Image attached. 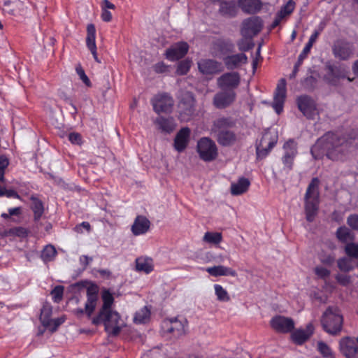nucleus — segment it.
<instances>
[{"instance_id":"423d86ee","label":"nucleus","mask_w":358,"mask_h":358,"mask_svg":"<svg viewBox=\"0 0 358 358\" xmlns=\"http://www.w3.org/2000/svg\"><path fill=\"white\" fill-rule=\"evenodd\" d=\"M278 139V131L275 129H268L265 130L261 138L256 143L257 158L262 159L266 157L275 145Z\"/></svg>"},{"instance_id":"3c124183","label":"nucleus","mask_w":358,"mask_h":358,"mask_svg":"<svg viewBox=\"0 0 358 358\" xmlns=\"http://www.w3.org/2000/svg\"><path fill=\"white\" fill-rule=\"evenodd\" d=\"M347 223L352 229L358 230V215L356 214L350 215Z\"/></svg>"},{"instance_id":"412c9836","label":"nucleus","mask_w":358,"mask_h":358,"mask_svg":"<svg viewBox=\"0 0 358 358\" xmlns=\"http://www.w3.org/2000/svg\"><path fill=\"white\" fill-rule=\"evenodd\" d=\"M150 227V220L143 215H138L131 225V230L134 236H140L147 233Z\"/></svg>"},{"instance_id":"13d9d810","label":"nucleus","mask_w":358,"mask_h":358,"mask_svg":"<svg viewBox=\"0 0 358 358\" xmlns=\"http://www.w3.org/2000/svg\"><path fill=\"white\" fill-rule=\"evenodd\" d=\"M85 229L86 231H89L90 229V224L87 222H83L81 224L77 225L75 227V231L78 233H83V229Z\"/></svg>"},{"instance_id":"20e7f679","label":"nucleus","mask_w":358,"mask_h":358,"mask_svg":"<svg viewBox=\"0 0 358 358\" xmlns=\"http://www.w3.org/2000/svg\"><path fill=\"white\" fill-rule=\"evenodd\" d=\"M343 317L336 308H329L324 313L321 324L323 329L330 335H338L342 330Z\"/></svg>"},{"instance_id":"c756f323","label":"nucleus","mask_w":358,"mask_h":358,"mask_svg":"<svg viewBox=\"0 0 358 358\" xmlns=\"http://www.w3.org/2000/svg\"><path fill=\"white\" fill-rule=\"evenodd\" d=\"M238 5L247 13L253 14L261 8L259 0H238Z\"/></svg>"},{"instance_id":"0eeeda50","label":"nucleus","mask_w":358,"mask_h":358,"mask_svg":"<svg viewBox=\"0 0 358 358\" xmlns=\"http://www.w3.org/2000/svg\"><path fill=\"white\" fill-rule=\"evenodd\" d=\"M196 150L200 158L205 162H211L217 156V148L213 141L203 137L197 143Z\"/></svg>"},{"instance_id":"69168bd1","label":"nucleus","mask_w":358,"mask_h":358,"mask_svg":"<svg viewBox=\"0 0 358 358\" xmlns=\"http://www.w3.org/2000/svg\"><path fill=\"white\" fill-rule=\"evenodd\" d=\"M92 260V258L88 256L83 255L80 257V262L82 265L86 266Z\"/></svg>"},{"instance_id":"6e6552de","label":"nucleus","mask_w":358,"mask_h":358,"mask_svg":"<svg viewBox=\"0 0 358 358\" xmlns=\"http://www.w3.org/2000/svg\"><path fill=\"white\" fill-rule=\"evenodd\" d=\"M261 29L262 24H244L241 29L243 38L238 43L239 50L241 51L250 50L253 46L252 38L257 34Z\"/></svg>"},{"instance_id":"79ce46f5","label":"nucleus","mask_w":358,"mask_h":358,"mask_svg":"<svg viewBox=\"0 0 358 358\" xmlns=\"http://www.w3.org/2000/svg\"><path fill=\"white\" fill-rule=\"evenodd\" d=\"M171 327L168 328V331L175 334L176 336L181 335L184 332V327L182 323L177 320L170 321Z\"/></svg>"},{"instance_id":"a878e982","label":"nucleus","mask_w":358,"mask_h":358,"mask_svg":"<svg viewBox=\"0 0 358 358\" xmlns=\"http://www.w3.org/2000/svg\"><path fill=\"white\" fill-rule=\"evenodd\" d=\"M87 35L86 38L87 46L93 55L94 59L100 62L97 57L96 45V29L93 24H89L87 27Z\"/></svg>"},{"instance_id":"c85d7f7f","label":"nucleus","mask_w":358,"mask_h":358,"mask_svg":"<svg viewBox=\"0 0 358 358\" xmlns=\"http://www.w3.org/2000/svg\"><path fill=\"white\" fill-rule=\"evenodd\" d=\"M250 182L248 179L242 177L231 185V193L233 195H240L245 193L249 188Z\"/></svg>"},{"instance_id":"4c0bfd02","label":"nucleus","mask_w":358,"mask_h":358,"mask_svg":"<svg viewBox=\"0 0 358 358\" xmlns=\"http://www.w3.org/2000/svg\"><path fill=\"white\" fill-rule=\"evenodd\" d=\"M31 209L34 213L36 220L41 218L43 213V206L42 202L36 198L31 199Z\"/></svg>"},{"instance_id":"1a4fd4ad","label":"nucleus","mask_w":358,"mask_h":358,"mask_svg":"<svg viewBox=\"0 0 358 358\" xmlns=\"http://www.w3.org/2000/svg\"><path fill=\"white\" fill-rule=\"evenodd\" d=\"M339 350L346 358H358V337L342 338L339 341Z\"/></svg>"},{"instance_id":"e433bc0d","label":"nucleus","mask_w":358,"mask_h":358,"mask_svg":"<svg viewBox=\"0 0 358 358\" xmlns=\"http://www.w3.org/2000/svg\"><path fill=\"white\" fill-rule=\"evenodd\" d=\"M150 312L147 307H143L136 312L134 321L136 324H142L146 322L150 317Z\"/></svg>"},{"instance_id":"dca6fc26","label":"nucleus","mask_w":358,"mask_h":358,"mask_svg":"<svg viewBox=\"0 0 358 358\" xmlns=\"http://www.w3.org/2000/svg\"><path fill=\"white\" fill-rule=\"evenodd\" d=\"M270 324L275 331L280 333L289 332L294 327V322L291 318L280 315L273 317Z\"/></svg>"},{"instance_id":"39448f33","label":"nucleus","mask_w":358,"mask_h":358,"mask_svg":"<svg viewBox=\"0 0 358 358\" xmlns=\"http://www.w3.org/2000/svg\"><path fill=\"white\" fill-rule=\"evenodd\" d=\"M231 124L228 118L221 117L214 122L212 131L215 134L217 142L224 146L230 145L236 141V135L227 129Z\"/></svg>"},{"instance_id":"58836bf2","label":"nucleus","mask_w":358,"mask_h":358,"mask_svg":"<svg viewBox=\"0 0 358 358\" xmlns=\"http://www.w3.org/2000/svg\"><path fill=\"white\" fill-rule=\"evenodd\" d=\"M65 321L64 317H60L55 319H51L50 318L48 321V324H44L43 326L48 329L49 331L54 332L55 331L57 328Z\"/></svg>"},{"instance_id":"f8f14e48","label":"nucleus","mask_w":358,"mask_h":358,"mask_svg":"<svg viewBox=\"0 0 358 358\" xmlns=\"http://www.w3.org/2000/svg\"><path fill=\"white\" fill-rule=\"evenodd\" d=\"M189 50V45L184 41H180L171 45L165 51V57L171 61L175 62L184 57Z\"/></svg>"},{"instance_id":"2f4dec72","label":"nucleus","mask_w":358,"mask_h":358,"mask_svg":"<svg viewBox=\"0 0 358 358\" xmlns=\"http://www.w3.org/2000/svg\"><path fill=\"white\" fill-rule=\"evenodd\" d=\"M295 3L293 0H289L281 9L276 13L275 19L273 22H280L286 20L294 8Z\"/></svg>"},{"instance_id":"b1692460","label":"nucleus","mask_w":358,"mask_h":358,"mask_svg":"<svg viewBox=\"0 0 358 358\" xmlns=\"http://www.w3.org/2000/svg\"><path fill=\"white\" fill-rule=\"evenodd\" d=\"M314 329L315 328L313 324L312 323H308L305 329H299L294 331L292 334V338L294 343L297 344H302L313 334Z\"/></svg>"},{"instance_id":"0e129e2a","label":"nucleus","mask_w":358,"mask_h":358,"mask_svg":"<svg viewBox=\"0 0 358 358\" xmlns=\"http://www.w3.org/2000/svg\"><path fill=\"white\" fill-rule=\"evenodd\" d=\"M318 35H319V32L317 31H315L310 36L309 40L307 43L309 44L310 45L313 46L314 43L316 41V40L318 37Z\"/></svg>"},{"instance_id":"393cba45","label":"nucleus","mask_w":358,"mask_h":358,"mask_svg":"<svg viewBox=\"0 0 358 358\" xmlns=\"http://www.w3.org/2000/svg\"><path fill=\"white\" fill-rule=\"evenodd\" d=\"M348 71V68L344 65H341L336 69L331 68L330 73L325 77V79L329 84L336 85L339 78L347 77Z\"/></svg>"},{"instance_id":"052dcab7","label":"nucleus","mask_w":358,"mask_h":358,"mask_svg":"<svg viewBox=\"0 0 358 358\" xmlns=\"http://www.w3.org/2000/svg\"><path fill=\"white\" fill-rule=\"evenodd\" d=\"M102 10L115 9V6L113 3L110 2L108 0H103L101 3Z\"/></svg>"},{"instance_id":"473e14b6","label":"nucleus","mask_w":358,"mask_h":358,"mask_svg":"<svg viewBox=\"0 0 358 358\" xmlns=\"http://www.w3.org/2000/svg\"><path fill=\"white\" fill-rule=\"evenodd\" d=\"M189 104L185 109H181L180 112V118L182 121H188L194 112V99L192 96V95L188 96ZM185 106V103H182L180 105V108H182Z\"/></svg>"},{"instance_id":"72a5a7b5","label":"nucleus","mask_w":358,"mask_h":358,"mask_svg":"<svg viewBox=\"0 0 358 358\" xmlns=\"http://www.w3.org/2000/svg\"><path fill=\"white\" fill-rule=\"evenodd\" d=\"M336 236L338 239L343 243H347L354 239L353 234L346 227H339L336 231Z\"/></svg>"},{"instance_id":"8fccbe9b","label":"nucleus","mask_w":358,"mask_h":358,"mask_svg":"<svg viewBox=\"0 0 358 358\" xmlns=\"http://www.w3.org/2000/svg\"><path fill=\"white\" fill-rule=\"evenodd\" d=\"M64 287L62 286H56L52 291L51 295L55 302H59L63 296Z\"/></svg>"},{"instance_id":"6e6d98bb","label":"nucleus","mask_w":358,"mask_h":358,"mask_svg":"<svg viewBox=\"0 0 358 358\" xmlns=\"http://www.w3.org/2000/svg\"><path fill=\"white\" fill-rule=\"evenodd\" d=\"M313 46L310 45L309 44L306 43L305 47L303 48L302 52L299 56V63L300 64L308 55V53L310 52V50Z\"/></svg>"},{"instance_id":"49530a36","label":"nucleus","mask_w":358,"mask_h":358,"mask_svg":"<svg viewBox=\"0 0 358 358\" xmlns=\"http://www.w3.org/2000/svg\"><path fill=\"white\" fill-rule=\"evenodd\" d=\"M52 314V308L50 305H44L41 309L40 320L43 325L44 324H48V321L50 318Z\"/></svg>"},{"instance_id":"4be33fe9","label":"nucleus","mask_w":358,"mask_h":358,"mask_svg":"<svg viewBox=\"0 0 358 358\" xmlns=\"http://www.w3.org/2000/svg\"><path fill=\"white\" fill-rule=\"evenodd\" d=\"M190 129L187 127L181 129L174 139V148L178 152L183 151L189 141Z\"/></svg>"},{"instance_id":"7c9ffc66","label":"nucleus","mask_w":358,"mask_h":358,"mask_svg":"<svg viewBox=\"0 0 358 358\" xmlns=\"http://www.w3.org/2000/svg\"><path fill=\"white\" fill-rule=\"evenodd\" d=\"M155 123L159 129L166 133L172 132L176 127V124L173 117L165 118L164 117H159L157 118Z\"/></svg>"},{"instance_id":"864d4df0","label":"nucleus","mask_w":358,"mask_h":358,"mask_svg":"<svg viewBox=\"0 0 358 358\" xmlns=\"http://www.w3.org/2000/svg\"><path fill=\"white\" fill-rule=\"evenodd\" d=\"M315 274L321 278H324L329 275L330 271L323 266H317L315 268Z\"/></svg>"},{"instance_id":"4468645a","label":"nucleus","mask_w":358,"mask_h":358,"mask_svg":"<svg viewBox=\"0 0 358 358\" xmlns=\"http://www.w3.org/2000/svg\"><path fill=\"white\" fill-rule=\"evenodd\" d=\"M286 98V81L281 79L277 85L272 106L277 114H280L283 110V106Z\"/></svg>"},{"instance_id":"a19ab883","label":"nucleus","mask_w":358,"mask_h":358,"mask_svg":"<svg viewBox=\"0 0 358 358\" xmlns=\"http://www.w3.org/2000/svg\"><path fill=\"white\" fill-rule=\"evenodd\" d=\"M317 350L325 358H334L333 352L330 347L323 341L317 343Z\"/></svg>"},{"instance_id":"c03bdc74","label":"nucleus","mask_w":358,"mask_h":358,"mask_svg":"<svg viewBox=\"0 0 358 358\" xmlns=\"http://www.w3.org/2000/svg\"><path fill=\"white\" fill-rule=\"evenodd\" d=\"M236 6L234 3L227 2L221 3L220 11L223 15H234L236 13Z\"/></svg>"},{"instance_id":"6ab92c4d","label":"nucleus","mask_w":358,"mask_h":358,"mask_svg":"<svg viewBox=\"0 0 358 358\" xmlns=\"http://www.w3.org/2000/svg\"><path fill=\"white\" fill-rule=\"evenodd\" d=\"M353 50L352 44L343 41H338L333 48L335 57L341 59H348L352 55Z\"/></svg>"},{"instance_id":"cd10ccee","label":"nucleus","mask_w":358,"mask_h":358,"mask_svg":"<svg viewBox=\"0 0 358 358\" xmlns=\"http://www.w3.org/2000/svg\"><path fill=\"white\" fill-rule=\"evenodd\" d=\"M136 268L138 271L150 273L154 269L152 259L147 257H141L136 259Z\"/></svg>"},{"instance_id":"f3484780","label":"nucleus","mask_w":358,"mask_h":358,"mask_svg":"<svg viewBox=\"0 0 358 358\" xmlns=\"http://www.w3.org/2000/svg\"><path fill=\"white\" fill-rule=\"evenodd\" d=\"M283 150L282 162L285 166L290 169L292 166L294 159L297 154L296 143L293 140L287 141L283 145Z\"/></svg>"},{"instance_id":"bb28decb","label":"nucleus","mask_w":358,"mask_h":358,"mask_svg":"<svg viewBox=\"0 0 358 358\" xmlns=\"http://www.w3.org/2000/svg\"><path fill=\"white\" fill-rule=\"evenodd\" d=\"M247 56L243 53L233 55L224 58V64L227 69H233L247 62Z\"/></svg>"},{"instance_id":"f03ea898","label":"nucleus","mask_w":358,"mask_h":358,"mask_svg":"<svg viewBox=\"0 0 358 358\" xmlns=\"http://www.w3.org/2000/svg\"><path fill=\"white\" fill-rule=\"evenodd\" d=\"M103 305L99 315L92 320L93 324L97 325L103 323L106 330L112 334H117L120 331L121 322L120 316L117 311L112 310L114 301L113 294L108 290H103L101 293Z\"/></svg>"},{"instance_id":"f704fd0d","label":"nucleus","mask_w":358,"mask_h":358,"mask_svg":"<svg viewBox=\"0 0 358 358\" xmlns=\"http://www.w3.org/2000/svg\"><path fill=\"white\" fill-rule=\"evenodd\" d=\"M203 241L206 243L217 245L222 241V235L219 232H210L205 233Z\"/></svg>"},{"instance_id":"bf43d9fd","label":"nucleus","mask_w":358,"mask_h":358,"mask_svg":"<svg viewBox=\"0 0 358 358\" xmlns=\"http://www.w3.org/2000/svg\"><path fill=\"white\" fill-rule=\"evenodd\" d=\"M9 164L8 159L5 155L0 156V171H5Z\"/></svg>"},{"instance_id":"9b49d317","label":"nucleus","mask_w":358,"mask_h":358,"mask_svg":"<svg viewBox=\"0 0 358 358\" xmlns=\"http://www.w3.org/2000/svg\"><path fill=\"white\" fill-rule=\"evenodd\" d=\"M240 76L236 72H229L222 74L217 80V87L221 90H234L239 85Z\"/></svg>"},{"instance_id":"9d476101","label":"nucleus","mask_w":358,"mask_h":358,"mask_svg":"<svg viewBox=\"0 0 358 358\" xmlns=\"http://www.w3.org/2000/svg\"><path fill=\"white\" fill-rule=\"evenodd\" d=\"M154 110L157 113H171L173 106V100L168 94H157L151 101Z\"/></svg>"},{"instance_id":"ea45409f","label":"nucleus","mask_w":358,"mask_h":358,"mask_svg":"<svg viewBox=\"0 0 358 358\" xmlns=\"http://www.w3.org/2000/svg\"><path fill=\"white\" fill-rule=\"evenodd\" d=\"M56 255V250L52 245H47L41 253V258L45 262H50L54 259Z\"/></svg>"},{"instance_id":"5701e85b","label":"nucleus","mask_w":358,"mask_h":358,"mask_svg":"<svg viewBox=\"0 0 358 358\" xmlns=\"http://www.w3.org/2000/svg\"><path fill=\"white\" fill-rule=\"evenodd\" d=\"M204 270L213 277L237 276V272L234 269L223 265L207 267Z\"/></svg>"},{"instance_id":"7ed1b4c3","label":"nucleus","mask_w":358,"mask_h":358,"mask_svg":"<svg viewBox=\"0 0 358 358\" xmlns=\"http://www.w3.org/2000/svg\"><path fill=\"white\" fill-rule=\"evenodd\" d=\"M319 184L317 178H313L307 189L305 196L306 217L313 222L317 213L319 205Z\"/></svg>"},{"instance_id":"a18cd8bd","label":"nucleus","mask_w":358,"mask_h":358,"mask_svg":"<svg viewBox=\"0 0 358 358\" xmlns=\"http://www.w3.org/2000/svg\"><path fill=\"white\" fill-rule=\"evenodd\" d=\"M337 264L339 269L342 271L348 272L353 268L352 261L347 257L339 259L337 262Z\"/></svg>"},{"instance_id":"4d7b16f0","label":"nucleus","mask_w":358,"mask_h":358,"mask_svg":"<svg viewBox=\"0 0 358 358\" xmlns=\"http://www.w3.org/2000/svg\"><path fill=\"white\" fill-rule=\"evenodd\" d=\"M154 70L157 73H164L168 71L169 66L166 65L164 62H158L154 66Z\"/></svg>"},{"instance_id":"aec40b11","label":"nucleus","mask_w":358,"mask_h":358,"mask_svg":"<svg viewBox=\"0 0 358 358\" xmlns=\"http://www.w3.org/2000/svg\"><path fill=\"white\" fill-rule=\"evenodd\" d=\"M87 301L85 305V311L88 317L94 312L98 300V289L96 286L92 285L87 289Z\"/></svg>"},{"instance_id":"a211bd4d","label":"nucleus","mask_w":358,"mask_h":358,"mask_svg":"<svg viewBox=\"0 0 358 358\" xmlns=\"http://www.w3.org/2000/svg\"><path fill=\"white\" fill-rule=\"evenodd\" d=\"M199 70L205 75L217 73L222 70V65L213 59H203L198 62Z\"/></svg>"},{"instance_id":"774afa93","label":"nucleus","mask_w":358,"mask_h":358,"mask_svg":"<svg viewBox=\"0 0 358 358\" xmlns=\"http://www.w3.org/2000/svg\"><path fill=\"white\" fill-rule=\"evenodd\" d=\"M21 209L20 207L13 208L8 209L9 215H17L20 213Z\"/></svg>"},{"instance_id":"c9c22d12","label":"nucleus","mask_w":358,"mask_h":358,"mask_svg":"<svg viewBox=\"0 0 358 358\" xmlns=\"http://www.w3.org/2000/svg\"><path fill=\"white\" fill-rule=\"evenodd\" d=\"M215 294L219 301L227 302L230 300V296L227 291L220 285L215 284L213 285Z\"/></svg>"},{"instance_id":"e2e57ef3","label":"nucleus","mask_w":358,"mask_h":358,"mask_svg":"<svg viewBox=\"0 0 358 358\" xmlns=\"http://www.w3.org/2000/svg\"><path fill=\"white\" fill-rule=\"evenodd\" d=\"M101 17L103 21H110L112 20L111 13L108 10H102Z\"/></svg>"},{"instance_id":"2eb2a0df","label":"nucleus","mask_w":358,"mask_h":358,"mask_svg":"<svg viewBox=\"0 0 358 358\" xmlns=\"http://www.w3.org/2000/svg\"><path fill=\"white\" fill-rule=\"evenodd\" d=\"M236 94L234 90H221L213 98V104L217 108H224L234 102Z\"/></svg>"},{"instance_id":"09e8293b","label":"nucleus","mask_w":358,"mask_h":358,"mask_svg":"<svg viewBox=\"0 0 358 358\" xmlns=\"http://www.w3.org/2000/svg\"><path fill=\"white\" fill-rule=\"evenodd\" d=\"M345 252L349 257L358 258V244L348 243L345 247Z\"/></svg>"},{"instance_id":"680f3d73","label":"nucleus","mask_w":358,"mask_h":358,"mask_svg":"<svg viewBox=\"0 0 358 358\" xmlns=\"http://www.w3.org/2000/svg\"><path fill=\"white\" fill-rule=\"evenodd\" d=\"M320 260L322 263L330 265L334 262V257L331 255H328L327 257H320Z\"/></svg>"},{"instance_id":"f257e3e1","label":"nucleus","mask_w":358,"mask_h":358,"mask_svg":"<svg viewBox=\"0 0 358 358\" xmlns=\"http://www.w3.org/2000/svg\"><path fill=\"white\" fill-rule=\"evenodd\" d=\"M350 143L345 138L328 133L317 140L311 148V153L315 159L326 155L331 160L343 159L350 150Z\"/></svg>"},{"instance_id":"37998d69","label":"nucleus","mask_w":358,"mask_h":358,"mask_svg":"<svg viewBox=\"0 0 358 358\" xmlns=\"http://www.w3.org/2000/svg\"><path fill=\"white\" fill-rule=\"evenodd\" d=\"M192 62L189 59H185L180 62L177 66L176 73L178 75H185L189 71Z\"/></svg>"},{"instance_id":"338daca9","label":"nucleus","mask_w":358,"mask_h":358,"mask_svg":"<svg viewBox=\"0 0 358 358\" xmlns=\"http://www.w3.org/2000/svg\"><path fill=\"white\" fill-rule=\"evenodd\" d=\"M5 196L8 198H10V197L19 198V195L17 194V193L13 189L6 190Z\"/></svg>"},{"instance_id":"5fc2aeb1","label":"nucleus","mask_w":358,"mask_h":358,"mask_svg":"<svg viewBox=\"0 0 358 358\" xmlns=\"http://www.w3.org/2000/svg\"><path fill=\"white\" fill-rule=\"evenodd\" d=\"M68 138L71 143L75 145H80L82 142L81 136L78 133H71L69 134Z\"/></svg>"},{"instance_id":"ddd939ff","label":"nucleus","mask_w":358,"mask_h":358,"mask_svg":"<svg viewBox=\"0 0 358 358\" xmlns=\"http://www.w3.org/2000/svg\"><path fill=\"white\" fill-rule=\"evenodd\" d=\"M299 109L309 119H314L318 115L315 101L308 96H301L297 99Z\"/></svg>"},{"instance_id":"de8ad7c7","label":"nucleus","mask_w":358,"mask_h":358,"mask_svg":"<svg viewBox=\"0 0 358 358\" xmlns=\"http://www.w3.org/2000/svg\"><path fill=\"white\" fill-rule=\"evenodd\" d=\"M76 71L80 80L85 84V85L87 87H90L92 86L91 81L87 77V76L85 74L84 69L80 64L76 66Z\"/></svg>"},{"instance_id":"603ef678","label":"nucleus","mask_w":358,"mask_h":358,"mask_svg":"<svg viewBox=\"0 0 358 358\" xmlns=\"http://www.w3.org/2000/svg\"><path fill=\"white\" fill-rule=\"evenodd\" d=\"M336 279L339 284L343 286H346L350 282V277L346 274H337Z\"/></svg>"}]
</instances>
